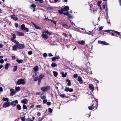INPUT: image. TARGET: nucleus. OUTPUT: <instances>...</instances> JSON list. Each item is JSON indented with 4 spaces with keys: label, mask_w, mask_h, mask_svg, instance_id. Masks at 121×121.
Here are the masks:
<instances>
[{
    "label": "nucleus",
    "mask_w": 121,
    "mask_h": 121,
    "mask_svg": "<svg viewBox=\"0 0 121 121\" xmlns=\"http://www.w3.org/2000/svg\"><path fill=\"white\" fill-rule=\"evenodd\" d=\"M40 97L41 99H45L46 98V96L45 95H44L43 96H41Z\"/></svg>",
    "instance_id": "nucleus-37"
},
{
    "label": "nucleus",
    "mask_w": 121,
    "mask_h": 121,
    "mask_svg": "<svg viewBox=\"0 0 121 121\" xmlns=\"http://www.w3.org/2000/svg\"><path fill=\"white\" fill-rule=\"evenodd\" d=\"M9 63H7L6 64L5 67V69H8L9 67Z\"/></svg>",
    "instance_id": "nucleus-28"
},
{
    "label": "nucleus",
    "mask_w": 121,
    "mask_h": 121,
    "mask_svg": "<svg viewBox=\"0 0 121 121\" xmlns=\"http://www.w3.org/2000/svg\"><path fill=\"white\" fill-rule=\"evenodd\" d=\"M3 91V88L2 87H0V92H2Z\"/></svg>",
    "instance_id": "nucleus-57"
},
{
    "label": "nucleus",
    "mask_w": 121,
    "mask_h": 121,
    "mask_svg": "<svg viewBox=\"0 0 121 121\" xmlns=\"http://www.w3.org/2000/svg\"><path fill=\"white\" fill-rule=\"evenodd\" d=\"M37 73L35 72V73H34V74L33 75H32V77H35L37 75Z\"/></svg>",
    "instance_id": "nucleus-43"
},
{
    "label": "nucleus",
    "mask_w": 121,
    "mask_h": 121,
    "mask_svg": "<svg viewBox=\"0 0 121 121\" xmlns=\"http://www.w3.org/2000/svg\"><path fill=\"white\" fill-rule=\"evenodd\" d=\"M11 18L13 19L14 20L15 19V16L14 15H12L11 16Z\"/></svg>",
    "instance_id": "nucleus-48"
},
{
    "label": "nucleus",
    "mask_w": 121,
    "mask_h": 121,
    "mask_svg": "<svg viewBox=\"0 0 121 121\" xmlns=\"http://www.w3.org/2000/svg\"><path fill=\"white\" fill-rule=\"evenodd\" d=\"M15 101L12 102V103L10 102H5L3 104V107L4 108H5L9 106L12 104L13 106H15Z\"/></svg>",
    "instance_id": "nucleus-1"
},
{
    "label": "nucleus",
    "mask_w": 121,
    "mask_h": 121,
    "mask_svg": "<svg viewBox=\"0 0 121 121\" xmlns=\"http://www.w3.org/2000/svg\"><path fill=\"white\" fill-rule=\"evenodd\" d=\"M20 90V87L19 86L16 87V91H18Z\"/></svg>",
    "instance_id": "nucleus-33"
},
{
    "label": "nucleus",
    "mask_w": 121,
    "mask_h": 121,
    "mask_svg": "<svg viewBox=\"0 0 121 121\" xmlns=\"http://www.w3.org/2000/svg\"><path fill=\"white\" fill-rule=\"evenodd\" d=\"M24 79H19L17 82V84L18 85H24L25 83Z\"/></svg>",
    "instance_id": "nucleus-4"
},
{
    "label": "nucleus",
    "mask_w": 121,
    "mask_h": 121,
    "mask_svg": "<svg viewBox=\"0 0 121 121\" xmlns=\"http://www.w3.org/2000/svg\"><path fill=\"white\" fill-rule=\"evenodd\" d=\"M21 29L22 30L26 31L27 32L29 31L28 29L25 27V26L24 24H22L21 26Z\"/></svg>",
    "instance_id": "nucleus-6"
},
{
    "label": "nucleus",
    "mask_w": 121,
    "mask_h": 121,
    "mask_svg": "<svg viewBox=\"0 0 121 121\" xmlns=\"http://www.w3.org/2000/svg\"><path fill=\"white\" fill-rule=\"evenodd\" d=\"M51 66L52 67H54L57 66V65L56 63H53L52 64Z\"/></svg>",
    "instance_id": "nucleus-27"
},
{
    "label": "nucleus",
    "mask_w": 121,
    "mask_h": 121,
    "mask_svg": "<svg viewBox=\"0 0 121 121\" xmlns=\"http://www.w3.org/2000/svg\"><path fill=\"white\" fill-rule=\"evenodd\" d=\"M43 56L44 57H46L48 56L47 54L46 53H44L43 54Z\"/></svg>",
    "instance_id": "nucleus-44"
},
{
    "label": "nucleus",
    "mask_w": 121,
    "mask_h": 121,
    "mask_svg": "<svg viewBox=\"0 0 121 121\" xmlns=\"http://www.w3.org/2000/svg\"><path fill=\"white\" fill-rule=\"evenodd\" d=\"M4 62V60L3 59H1L0 60V63L3 64Z\"/></svg>",
    "instance_id": "nucleus-46"
},
{
    "label": "nucleus",
    "mask_w": 121,
    "mask_h": 121,
    "mask_svg": "<svg viewBox=\"0 0 121 121\" xmlns=\"http://www.w3.org/2000/svg\"><path fill=\"white\" fill-rule=\"evenodd\" d=\"M55 57V59H56V60L57 59H60V57L59 56H57Z\"/></svg>",
    "instance_id": "nucleus-58"
},
{
    "label": "nucleus",
    "mask_w": 121,
    "mask_h": 121,
    "mask_svg": "<svg viewBox=\"0 0 121 121\" xmlns=\"http://www.w3.org/2000/svg\"><path fill=\"white\" fill-rule=\"evenodd\" d=\"M52 110L50 108H48V111L49 112H52Z\"/></svg>",
    "instance_id": "nucleus-36"
},
{
    "label": "nucleus",
    "mask_w": 121,
    "mask_h": 121,
    "mask_svg": "<svg viewBox=\"0 0 121 121\" xmlns=\"http://www.w3.org/2000/svg\"><path fill=\"white\" fill-rule=\"evenodd\" d=\"M64 11L63 8H61V10H58V12L61 14H63Z\"/></svg>",
    "instance_id": "nucleus-25"
},
{
    "label": "nucleus",
    "mask_w": 121,
    "mask_h": 121,
    "mask_svg": "<svg viewBox=\"0 0 121 121\" xmlns=\"http://www.w3.org/2000/svg\"><path fill=\"white\" fill-rule=\"evenodd\" d=\"M24 47V44H20L16 40V50L17 48L22 49Z\"/></svg>",
    "instance_id": "nucleus-3"
},
{
    "label": "nucleus",
    "mask_w": 121,
    "mask_h": 121,
    "mask_svg": "<svg viewBox=\"0 0 121 121\" xmlns=\"http://www.w3.org/2000/svg\"><path fill=\"white\" fill-rule=\"evenodd\" d=\"M47 104L48 105H51V103L50 102H47Z\"/></svg>",
    "instance_id": "nucleus-51"
},
{
    "label": "nucleus",
    "mask_w": 121,
    "mask_h": 121,
    "mask_svg": "<svg viewBox=\"0 0 121 121\" xmlns=\"http://www.w3.org/2000/svg\"><path fill=\"white\" fill-rule=\"evenodd\" d=\"M68 12H67L66 13H63V14H64L66 15H67L68 14Z\"/></svg>",
    "instance_id": "nucleus-55"
},
{
    "label": "nucleus",
    "mask_w": 121,
    "mask_h": 121,
    "mask_svg": "<svg viewBox=\"0 0 121 121\" xmlns=\"http://www.w3.org/2000/svg\"><path fill=\"white\" fill-rule=\"evenodd\" d=\"M32 24L35 27L36 29L40 30L41 28L35 24L34 23H32Z\"/></svg>",
    "instance_id": "nucleus-13"
},
{
    "label": "nucleus",
    "mask_w": 121,
    "mask_h": 121,
    "mask_svg": "<svg viewBox=\"0 0 121 121\" xmlns=\"http://www.w3.org/2000/svg\"><path fill=\"white\" fill-rule=\"evenodd\" d=\"M65 90L67 92L69 91L70 92H72L73 91V90L72 88H70L68 87H66Z\"/></svg>",
    "instance_id": "nucleus-9"
},
{
    "label": "nucleus",
    "mask_w": 121,
    "mask_h": 121,
    "mask_svg": "<svg viewBox=\"0 0 121 121\" xmlns=\"http://www.w3.org/2000/svg\"><path fill=\"white\" fill-rule=\"evenodd\" d=\"M53 73L54 74V76L55 77H57L58 75V73L56 71H53Z\"/></svg>",
    "instance_id": "nucleus-30"
},
{
    "label": "nucleus",
    "mask_w": 121,
    "mask_h": 121,
    "mask_svg": "<svg viewBox=\"0 0 121 121\" xmlns=\"http://www.w3.org/2000/svg\"><path fill=\"white\" fill-rule=\"evenodd\" d=\"M50 87L49 86H43L41 87V90L43 92H45L47 90H49Z\"/></svg>",
    "instance_id": "nucleus-5"
},
{
    "label": "nucleus",
    "mask_w": 121,
    "mask_h": 121,
    "mask_svg": "<svg viewBox=\"0 0 121 121\" xmlns=\"http://www.w3.org/2000/svg\"><path fill=\"white\" fill-rule=\"evenodd\" d=\"M10 91L11 92V93L10 94L11 95H14L15 94V91L13 89H11L10 90Z\"/></svg>",
    "instance_id": "nucleus-15"
},
{
    "label": "nucleus",
    "mask_w": 121,
    "mask_h": 121,
    "mask_svg": "<svg viewBox=\"0 0 121 121\" xmlns=\"http://www.w3.org/2000/svg\"><path fill=\"white\" fill-rule=\"evenodd\" d=\"M21 119L22 121H25V118L23 117H21Z\"/></svg>",
    "instance_id": "nucleus-39"
},
{
    "label": "nucleus",
    "mask_w": 121,
    "mask_h": 121,
    "mask_svg": "<svg viewBox=\"0 0 121 121\" xmlns=\"http://www.w3.org/2000/svg\"><path fill=\"white\" fill-rule=\"evenodd\" d=\"M39 2L41 3H42L43 2V0H39Z\"/></svg>",
    "instance_id": "nucleus-62"
},
{
    "label": "nucleus",
    "mask_w": 121,
    "mask_h": 121,
    "mask_svg": "<svg viewBox=\"0 0 121 121\" xmlns=\"http://www.w3.org/2000/svg\"><path fill=\"white\" fill-rule=\"evenodd\" d=\"M39 78L38 77H36L35 78L34 80L35 81H36L38 80H39Z\"/></svg>",
    "instance_id": "nucleus-40"
},
{
    "label": "nucleus",
    "mask_w": 121,
    "mask_h": 121,
    "mask_svg": "<svg viewBox=\"0 0 121 121\" xmlns=\"http://www.w3.org/2000/svg\"><path fill=\"white\" fill-rule=\"evenodd\" d=\"M98 43L102 44L105 45H109L108 43L106 42L105 41L104 42L101 41L99 40L98 41Z\"/></svg>",
    "instance_id": "nucleus-8"
},
{
    "label": "nucleus",
    "mask_w": 121,
    "mask_h": 121,
    "mask_svg": "<svg viewBox=\"0 0 121 121\" xmlns=\"http://www.w3.org/2000/svg\"><path fill=\"white\" fill-rule=\"evenodd\" d=\"M3 100L4 101H6L7 102H9V99L7 98H3Z\"/></svg>",
    "instance_id": "nucleus-32"
},
{
    "label": "nucleus",
    "mask_w": 121,
    "mask_h": 121,
    "mask_svg": "<svg viewBox=\"0 0 121 121\" xmlns=\"http://www.w3.org/2000/svg\"><path fill=\"white\" fill-rule=\"evenodd\" d=\"M16 61L19 63H22L23 62V60H22L17 59L16 60Z\"/></svg>",
    "instance_id": "nucleus-24"
},
{
    "label": "nucleus",
    "mask_w": 121,
    "mask_h": 121,
    "mask_svg": "<svg viewBox=\"0 0 121 121\" xmlns=\"http://www.w3.org/2000/svg\"><path fill=\"white\" fill-rule=\"evenodd\" d=\"M70 22L71 23V24H72V25H75V24L73 23L72 22V21L71 20H70Z\"/></svg>",
    "instance_id": "nucleus-49"
},
{
    "label": "nucleus",
    "mask_w": 121,
    "mask_h": 121,
    "mask_svg": "<svg viewBox=\"0 0 121 121\" xmlns=\"http://www.w3.org/2000/svg\"><path fill=\"white\" fill-rule=\"evenodd\" d=\"M67 16L68 17V18H71L72 17V16H71V15L69 14H68V15H67Z\"/></svg>",
    "instance_id": "nucleus-47"
},
{
    "label": "nucleus",
    "mask_w": 121,
    "mask_h": 121,
    "mask_svg": "<svg viewBox=\"0 0 121 121\" xmlns=\"http://www.w3.org/2000/svg\"><path fill=\"white\" fill-rule=\"evenodd\" d=\"M47 99H45L43 100V102L44 104H46L47 101Z\"/></svg>",
    "instance_id": "nucleus-50"
},
{
    "label": "nucleus",
    "mask_w": 121,
    "mask_h": 121,
    "mask_svg": "<svg viewBox=\"0 0 121 121\" xmlns=\"http://www.w3.org/2000/svg\"><path fill=\"white\" fill-rule=\"evenodd\" d=\"M78 80L80 84H82L83 83V81L81 78L80 76H79L78 78Z\"/></svg>",
    "instance_id": "nucleus-11"
},
{
    "label": "nucleus",
    "mask_w": 121,
    "mask_h": 121,
    "mask_svg": "<svg viewBox=\"0 0 121 121\" xmlns=\"http://www.w3.org/2000/svg\"><path fill=\"white\" fill-rule=\"evenodd\" d=\"M89 87L90 89L92 91H93L94 89V87L93 85L91 84H90L89 85Z\"/></svg>",
    "instance_id": "nucleus-12"
},
{
    "label": "nucleus",
    "mask_w": 121,
    "mask_h": 121,
    "mask_svg": "<svg viewBox=\"0 0 121 121\" xmlns=\"http://www.w3.org/2000/svg\"><path fill=\"white\" fill-rule=\"evenodd\" d=\"M30 6L33 8H35L36 7V6L34 4H32Z\"/></svg>",
    "instance_id": "nucleus-45"
},
{
    "label": "nucleus",
    "mask_w": 121,
    "mask_h": 121,
    "mask_svg": "<svg viewBox=\"0 0 121 121\" xmlns=\"http://www.w3.org/2000/svg\"><path fill=\"white\" fill-rule=\"evenodd\" d=\"M62 26L65 28H70L71 27L69 25L68 26V25H67L66 24H64L63 25H62Z\"/></svg>",
    "instance_id": "nucleus-22"
},
{
    "label": "nucleus",
    "mask_w": 121,
    "mask_h": 121,
    "mask_svg": "<svg viewBox=\"0 0 121 121\" xmlns=\"http://www.w3.org/2000/svg\"><path fill=\"white\" fill-rule=\"evenodd\" d=\"M103 28L102 27H100L99 28V31H101L103 29Z\"/></svg>",
    "instance_id": "nucleus-56"
},
{
    "label": "nucleus",
    "mask_w": 121,
    "mask_h": 121,
    "mask_svg": "<svg viewBox=\"0 0 121 121\" xmlns=\"http://www.w3.org/2000/svg\"><path fill=\"white\" fill-rule=\"evenodd\" d=\"M42 36L44 38L48 39V35L46 34H43L42 35Z\"/></svg>",
    "instance_id": "nucleus-17"
},
{
    "label": "nucleus",
    "mask_w": 121,
    "mask_h": 121,
    "mask_svg": "<svg viewBox=\"0 0 121 121\" xmlns=\"http://www.w3.org/2000/svg\"><path fill=\"white\" fill-rule=\"evenodd\" d=\"M41 80L40 79H39L38 80V84L39 85L40 84V83L41 82Z\"/></svg>",
    "instance_id": "nucleus-54"
},
{
    "label": "nucleus",
    "mask_w": 121,
    "mask_h": 121,
    "mask_svg": "<svg viewBox=\"0 0 121 121\" xmlns=\"http://www.w3.org/2000/svg\"><path fill=\"white\" fill-rule=\"evenodd\" d=\"M110 31H112V33L110 32V33L111 35L112 36H117V35H120V33L114 30H106L105 31V32H108Z\"/></svg>",
    "instance_id": "nucleus-2"
},
{
    "label": "nucleus",
    "mask_w": 121,
    "mask_h": 121,
    "mask_svg": "<svg viewBox=\"0 0 121 121\" xmlns=\"http://www.w3.org/2000/svg\"><path fill=\"white\" fill-rule=\"evenodd\" d=\"M39 69V67L38 66H36L33 68L35 72L37 71Z\"/></svg>",
    "instance_id": "nucleus-18"
},
{
    "label": "nucleus",
    "mask_w": 121,
    "mask_h": 121,
    "mask_svg": "<svg viewBox=\"0 0 121 121\" xmlns=\"http://www.w3.org/2000/svg\"><path fill=\"white\" fill-rule=\"evenodd\" d=\"M13 50L14 51L15 50V45H14L13 46Z\"/></svg>",
    "instance_id": "nucleus-59"
},
{
    "label": "nucleus",
    "mask_w": 121,
    "mask_h": 121,
    "mask_svg": "<svg viewBox=\"0 0 121 121\" xmlns=\"http://www.w3.org/2000/svg\"><path fill=\"white\" fill-rule=\"evenodd\" d=\"M16 34L19 36H23L24 35V34L23 33L17 31L16 32Z\"/></svg>",
    "instance_id": "nucleus-7"
},
{
    "label": "nucleus",
    "mask_w": 121,
    "mask_h": 121,
    "mask_svg": "<svg viewBox=\"0 0 121 121\" xmlns=\"http://www.w3.org/2000/svg\"><path fill=\"white\" fill-rule=\"evenodd\" d=\"M61 73L62 75V76L64 78L65 77L67 74V73H66L64 74V72H61Z\"/></svg>",
    "instance_id": "nucleus-23"
},
{
    "label": "nucleus",
    "mask_w": 121,
    "mask_h": 121,
    "mask_svg": "<svg viewBox=\"0 0 121 121\" xmlns=\"http://www.w3.org/2000/svg\"><path fill=\"white\" fill-rule=\"evenodd\" d=\"M23 108L24 109H27V108L26 105L25 104H23Z\"/></svg>",
    "instance_id": "nucleus-34"
},
{
    "label": "nucleus",
    "mask_w": 121,
    "mask_h": 121,
    "mask_svg": "<svg viewBox=\"0 0 121 121\" xmlns=\"http://www.w3.org/2000/svg\"><path fill=\"white\" fill-rule=\"evenodd\" d=\"M18 26V24L17 23H16V27H17Z\"/></svg>",
    "instance_id": "nucleus-64"
},
{
    "label": "nucleus",
    "mask_w": 121,
    "mask_h": 121,
    "mask_svg": "<svg viewBox=\"0 0 121 121\" xmlns=\"http://www.w3.org/2000/svg\"><path fill=\"white\" fill-rule=\"evenodd\" d=\"M27 120H28L29 121H34L33 120H31V119L30 118L28 119Z\"/></svg>",
    "instance_id": "nucleus-63"
},
{
    "label": "nucleus",
    "mask_w": 121,
    "mask_h": 121,
    "mask_svg": "<svg viewBox=\"0 0 121 121\" xmlns=\"http://www.w3.org/2000/svg\"><path fill=\"white\" fill-rule=\"evenodd\" d=\"M85 42L83 40H82L81 41H79L78 43H79L80 44L83 45Z\"/></svg>",
    "instance_id": "nucleus-26"
},
{
    "label": "nucleus",
    "mask_w": 121,
    "mask_h": 121,
    "mask_svg": "<svg viewBox=\"0 0 121 121\" xmlns=\"http://www.w3.org/2000/svg\"><path fill=\"white\" fill-rule=\"evenodd\" d=\"M41 105H38L36 106V108H40L41 107Z\"/></svg>",
    "instance_id": "nucleus-42"
},
{
    "label": "nucleus",
    "mask_w": 121,
    "mask_h": 121,
    "mask_svg": "<svg viewBox=\"0 0 121 121\" xmlns=\"http://www.w3.org/2000/svg\"><path fill=\"white\" fill-rule=\"evenodd\" d=\"M41 114L39 112H38L37 114V115L38 116H39L41 115Z\"/></svg>",
    "instance_id": "nucleus-60"
},
{
    "label": "nucleus",
    "mask_w": 121,
    "mask_h": 121,
    "mask_svg": "<svg viewBox=\"0 0 121 121\" xmlns=\"http://www.w3.org/2000/svg\"><path fill=\"white\" fill-rule=\"evenodd\" d=\"M52 61H54L56 60V59H55V57H54L52 58Z\"/></svg>",
    "instance_id": "nucleus-52"
},
{
    "label": "nucleus",
    "mask_w": 121,
    "mask_h": 121,
    "mask_svg": "<svg viewBox=\"0 0 121 121\" xmlns=\"http://www.w3.org/2000/svg\"><path fill=\"white\" fill-rule=\"evenodd\" d=\"M32 54V52L31 51H29L28 53V54L29 55H31Z\"/></svg>",
    "instance_id": "nucleus-41"
},
{
    "label": "nucleus",
    "mask_w": 121,
    "mask_h": 121,
    "mask_svg": "<svg viewBox=\"0 0 121 121\" xmlns=\"http://www.w3.org/2000/svg\"><path fill=\"white\" fill-rule=\"evenodd\" d=\"M44 75H43L41 74L39 76V79L41 80V79L44 77Z\"/></svg>",
    "instance_id": "nucleus-31"
},
{
    "label": "nucleus",
    "mask_w": 121,
    "mask_h": 121,
    "mask_svg": "<svg viewBox=\"0 0 121 121\" xmlns=\"http://www.w3.org/2000/svg\"><path fill=\"white\" fill-rule=\"evenodd\" d=\"M42 33L43 34L44 33H47V34H49V35H51V33L49 32L48 31V30H44L43 31H42Z\"/></svg>",
    "instance_id": "nucleus-14"
},
{
    "label": "nucleus",
    "mask_w": 121,
    "mask_h": 121,
    "mask_svg": "<svg viewBox=\"0 0 121 121\" xmlns=\"http://www.w3.org/2000/svg\"><path fill=\"white\" fill-rule=\"evenodd\" d=\"M28 102V100L26 99H24L23 100L21 101V102L22 103H24L25 104H26Z\"/></svg>",
    "instance_id": "nucleus-10"
},
{
    "label": "nucleus",
    "mask_w": 121,
    "mask_h": 121,
    "mask_svg": "<svg viewBox=\"0 0 121 121\" xmlns=\"http://www.w3.org/2000/svg\"><path fill=\"white\" fill-rule=\"evenodd\" d=\"M13 37L12 38V41L13 42L15 43V35L14 34H13Z\"/></svg>",
    "instance_id": "nucleus-19"
},
{
    "label": "nucleus",
    "mask_w": 121,
    "mask_h": 121,
    "mask_svg": "<svg viewBox=\"0 0 121 121\" xmlns=\"http://www.w3.org/2000/svg\"><path fill=\"white\" fill-rule=\"evenodd\" d=\"M95 107L93 106V104H92V106H90L88 107V108L90 110H92Z\"/></svg>",
    "instance_id": "nucleus-20"
},
{
    "label": "nucleus",
    "mask_w": 121,
    "mask_h": 121,
    "mask_svg": "<svg viewBox=\"0 0 121 121\" xmlns=\"http://www.w3.org/2000/svg\"><path fill=\"white\" fill-rule=\"evenodd\" d=\"M69 8L68 6H65L63 9L64 11H68L69 9Z\"/></svg>",
    "instance_id": "nucleus-16"
},
{
    "label": "nucleus",
    "mask_w": 121,
    "mask_h": 121,
    "mask_svg": "<svg viewBox=\"0 0 121 121\" xmlns=\"http://www.w3.org/2000/svg\"><path fill=\"white\" fill-rule=\"evenodd\" d=\"M3 47V45L1 44H0V48H2Z\"/></svg>",
    "instance_id": "nucleus-61"
},
{
    "label": "nucleus",
    "mask_w": 121,
    "mask_h": 121,
    "mask_svg": "<svg viewBox=\"0 0 121 121\" xmlns=\"http://www.w3.org/2000/svg\"><path fill=\"white\" fill-rule=\"evenodd\" d=\"M78 76V75L77 74H75L73 75V77L74 78H76Z\"/></svg>",
    "instance_id": "nucleus-38"
},
{
    "label": "nucleus",
    "mask_w": 121,
    "mask_h": 121,
    "mask_svg": "<svg viewBox=\"0 0 121 121\" xmlns=\"http://www.w3.org/2000/svg\"><path fill=\"white\" fill-rule=\"evenodd\" d=\"M17 109L19 110H20L21 109V107L19 104H18L17 105Z\"/></svg>",
    "instance_id": "nucleus-29"
},
{
    "label": "nucleus",
    "mask_w": 121,
    "mask_h": 121,
    "mask_svg": "<svg viewBox=\"0 0 121 121\" xmlns=\"http://www.w3.org/2000/svg\"><path fill=\"white\" fill-rule=\"evenodd\" d=\"M60 96L62 98L65 97H66L65 94H62L60 95Z\"/></svg>",
    "instance_id": "nucleus-35"
},
{
    "label": "nucleus",
    "mask_w": 121,
    "mask_h": 121,
    "mask_svg": "<svg viewBox=\"0 0 121 121\" xmlns=\"http://www.w3.org/2000/svg\"><path fill=\"white\" fill-rule=\"evenodd\" d=\"M66 82H68L67 85L68 86H70L71 85V82L70 81L69 79H67L66 80Z\"/></svg>",
    "instance_id": "nucleus-21"
},
{
    "label": "nucleus",
    "mask_w": 121,
    "mask_h": 121,
    "mask_svg": "<svg viewBox=\"0 0 121 121\" xmlns=\"http://www.w3.org/2000/svg\"><path fill=\"white\" fill-rule=\"evenodd\" d=\"M48 56L49 57L53 56V55L51 53H49L48 54Z\"/></svg>",
    "instance_id": "nucleus-53"
}]
</instances>
